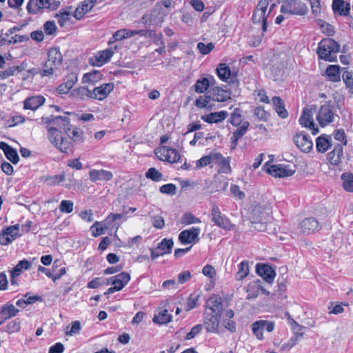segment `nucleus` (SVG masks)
<instances>
[{"instance_id": "nucleus-1", "label": "nucleus", "mask_w": 353, "mask_h": 353, "mask_svg": "<svg viewBox=\"0 0 353 353\" xmlns=\"http://www.w3.org/2000/svg\"><path fill=\"white\" fill-rule=\"evenodd\" d=\"M42 121L44 123H52L59 128H63L72 144L73 143H79L83 141L82 130L76 126L72 125L70 119L67 117L51 115L49 117H43Z\"/></svg>"}, {"instance_id": "nucleus-2", "label": "nucleus", "mask_w": 353, "mask_h": 353, "mask_svg": "<svg viewBox=\"0 0 353 353\" xmlns=\"http://www.w3.org/2000/svg\"><path fill=\"white\" fill-rule=\"evenodd\" d=\"M63 61L62 54L58 48H51L48 52V59L43 68L39 72L41 77L52 76L61 66Z\"/></svg>"}, {"instance_id": "nucleus-3", "label": "nucleus", "mask_w": 353, "mask_h": 353, "mask_svg": "<svg viewBox=\"0 0 353 353\" xmlns=\"http://www.w3.org/2000/svg\"><path fill=\"white\" fill-rule=\"evenodd\" d=\"M340 51V45L331 38L322 39L318 46L317 54L326 61H336V54Z\"/></svg>"}, {"instance_id": "nucleus-4", "label": "nucleus", "mask_w": 353, "mask_h": 353, "mask_svg": "<svg viewBox=\"0 0 353 353\" xmlns=\"http://www.w3.org/2000/svg\"><path fill=\"white\" fill-rule=\"evenodd\" d=\"M48 139L56 148L63 153H68L73 147L72 141L55 127L48 128Z\"/></svg>"}, {"instance_id": "nucleus-5", "label": "nucleus", "mask_w": 353, "mask_h": 353, "mask_svg": "<svg viewBox=\"0 0 353 353\" xmlns=\"http://www.w3.org/2000/svg\"><path fill=\"white\" fill-rule=\"evenodd\" d=\"M168 13V12L164 11L161 7V4L156 3L152 9L142 16L141 21L146 28L152 26H161Z\"/></svg>"}, {"instance_id": "nucleus-6", "label": "nucleus", "mask_w": 353, "mask_h": 353, "mask_svg": "<svg viewBox=\"0 0 353 353\" xmlns=\"http://www.w3.org/2000/svg\"><path fill=\"white\" fill-rule=\"evenodd\" d=\"M336 117H338L336 108L330 101L321 105L316 114V121L323 128L333 123Z\"/></svg>"}, {"instance_id": "nucleus-7", "label": "nucleus", "mask_w": 353, "mask_h": 353, "mask_svg": "<svg viewBox=\"0 0 353 353\" xmlns=\"http://www.w3.org/2000/svg\"><path fill=\"white\" fill-rule=\"evenodd\" d=\"M61 5L59 0H29L27 10L30 14H38L45 10H55Z\"/></svg>"}, {"instance_id": "nucleus-8", "label": "nucleus", "mask_w": 353, "mask_h": 353, "mask_svg": "<svg viewBox=\"0 0 353 353\" xmlns=\"http://www.w3.org/2000/svg\"><path fill=\"white\" fill-rule=\"evenodd\" d=\"M281 12L283 14L304 15L307 12V8L299 0H285L281 6Z\"/></svg>"}, {"instance_id": "nucleus-9", "label": "nucleus", "mask_w": 353, "mask_h": 353, "mask_svg": "<svg viewBox=\"0 0 353 353\" xmlns=\"http://www.w3.org/2000/svg\"><path fill=\"white\" fill-rule=\"evenodd\" d=\"M211 219L214 224L219 228L230 231L234 228V225H233L230 219L223 214L221 213L219 206L216 204L212 205L211 210Z\"/></svg>"}, {"instance_id": "nucleus-10", "label": "nucleus", "mask_w": 353, "mask_h": 353, "mask_svg": "<svg viewBox=\"0 0 353 353\" xmlns=\"http://www.w3.org/2000/svg\"><path fill=\"white\" fill-rule=\"evenodd\" d=\"M155 154L159 160L169 163L178 162L181 158L176 150L166 146H161L157 149Z\"/></svg>"}, {"instance_id": "nucleus-11", "label": "nucleus", "mask_w": 353, "mask_h": 353, "mask_svg": "<svg viewBox=\"0 0 353 353\" xmlns=\"http://www.w3.org/2000/svg\"><path fill=\"white\" fill-rule=\"evenodd\" d=\"M314 110L312 107L304 108L299 121L303 127L309 128L313 134H316L319 132V129L314 122Z\"/></svg>"}, {"instance_id": "nucleus-12", "label": "nucleus", "mask_w": 353, "mask_h": 353, "mask_svg": "<svg viewBox=\"0 0 353 353\" xmlns=\"http://www.w3.org/2000/svg\"><path fill=\"white\" fill-rule=\"evenodd\" d=\"M117 50V47H114V49L107 48L103 50L99 51L94 56L90 58L89 62L94 66L101 67L110 61Z\"/></svg>"}, {"instance_id": "nucleus-13", "label": "nucleus", "mask_w": 353, "mask_h": 353, "mask_svg": "<svg viewBox=\"0 0 353 353\" xmlns=\"http://www.w3.org/2000/svg\"><path fill=\"white\" fill-rule=\"evenodd\" d=\"M321 228L319 222L314 217L305 218L299 224V230L304 235L313 234L319 231Z\"/></svg>"}, {"instance_id": "nucleus-14", "label": "nucleus", "mask_w": 353, "mask_h": 353, "mask_svg": "<svg viewBox=\"0 0 353 353\" xmlns=\"http://www.w3.org/2000/svg\"><path fill=\"white\" fill-rule=\"evenodd\" d=\"M220 314L203 312V325L208 332L219 333L221 319Z\"/></svg>"}, {"instance_id": "nucleus-15", "label": "nucleus", "mask_w": 353, "mask_h": 353, "mask_svg": "<svg viewBox=\"0 0 353 353\" xmlns=\"http://www.w3.org/2000/svg\"><path fill=\"white\" fill-rule=\"evenodd\" d=\"M274 329V323L265 320H259L252 324V330L253 334L259 339H263V330L271 332Z\"/></svg>"}, {"instance_id": "nucleus-16", "label": "nucleus", "mask_w": 353, "mask_h": 353, "mask_svg": "<svg viewBox=\"0 0 353 353\" xmlns=\"http://www.w3.org/2000/svg\"><path fill=\"white\" fill-rule=\"evenodd\" d=\"M201 229L198 227H192L190 229L184 230L179 235V241L183 245L194 243L199 240Z\"/></svg>"}, {"instance_id": "nucleus-17", "label": "nucleus", "mask_w": 353, "mask_h": 353, "mask_svg": "<svg viewBox=\"0 0 353 353\" xmlns=\"http://www.w3.org/2000/svg\"><path fill=\"white\" fill-rule=\"evenodd\" d=\"M294 142L302 152H310L313 148V142L310 135L303 132L297 133L294 137Z\"/></svg>"}, {"instance_id": "nucleus-18", "label": "nucleus", "mask_w": 353, "mask_h": 353, "mask_svg": "<svg viewBox=\"0 0 353 353\" xmlns=\"http://www.w3.org/2000/svg\"><path fill=\"white\" fill-rule=\"evenodd\" d=\"M267 166V172L274 177H287L290 176L295 172L294 170L290 169L289 165H265Z\"/></svg>"}, {"instance_id": "nucleus-19", "label": "nucleus", "mask_w": 353, "mask_h": 353, "mask_svg": "<svg viewBox=\"0 0 353 353\" xmlns=\"http://www.w3.org/2000/svg\"><path fill=\"white\" fill-rule=\"evenodd\" d=\"M114 85L113 83H106L95 87L92 90V99L103 101L113 91Z\"/></svg>"}, {"instance_id": "nucleus-20", "label": "nucleus", "mask_w": 353, "mask_h": 353, "mask_svg": "<svg viewBox=\"0 0 353 353\" xmlns=\"http://www.w3.org/2000/svg\"><path fill=\"white\" fill-rule=\"evenodd\" d=\"M173 245L174 242L172 239H163L155 249L150 250L152 259L154 260L159 256L170 253Z\"/></svg>"}, {"instance_id": "nucleus-21", "label": "nucleus", "mask_w": 353, "mask_h": 353, "mask_svg": "<svg viewBox=\"0 0 353 353\" xmlns=\"http://www.w3.org/2000/svg\"><path fill=\"white\" fill-rule=\"evenodd\" d=\"M270 0H260L252 15L254 23H259L261 21L267 20V8Z\"/></svg>"}, {"instance_id": "nucleus-22", "label": "nucleus", "mask_w": 353, "mask_h": 353, "mask_svg": "<svg viewBox=\"0 0 353 353\" xmlns=\"http://www.w3.org/2000/svg\"><path fill=\"white\" fill-rule=\"evenodd\" d=\"M208 92L212 101H214L225 102L231 98V92L230 90L219 86L212 87Z\"/></svg>"}, {"instance_id": "nucleus-23", "label": "nucleus", "mask_w": 353, "mask_h": 353, "mask_svg": "<svg viewBox=\"0 0 353 353\" xmlns=\"http://www.w3.org/2000/svg\"><path fill=\"white\" fill-rule=\"evenodd\" d=\"M223 311V302L221 297L216 295L210 296L206 302V307L204 312L208 313L220 314Z\"/></svg>"}, {"instance_id": "nucleus-24", "label": "nucleus", "mask_w": 353, "mask_h": 353, "mask_svg": "<svg viewBox=\"0 0 353 353\" xmlns=\"http://www.w3.org/2000/svg\"><path fill=\"white\" fill-rule=\"evenodd\" d=\"M130 279L131 276L129 273L123 272L114 276L110 277L105 284L112 283L120 291L128 283Z\"/></svg>"}, {"instance_id": "nucleus-25", "label": "nucleus", "mask_w": 353, "mask_h": 353, "mask_svg": "<svg viewBox=\"0 0 353 353\" xmlns=\"http://www.w3.org/2000/svg\"><path fill=\"white\" fill-rule=\"evenodd\" d=\"M332 7L335 14L345 17L350 14L351 9L350 3L344 0H333Z\"/></svg>"}, {"instance_id": "nucleus-26", "label": "nucleus", "mask_w": 353, "mask_h": 353, "mask_svg": "<svg viewBox=\"0 0 353 353\" xmlns=\"http://www.w3.org/2000/svg\"><path fill=\"white\" fill-rule=\"evenodd\" d=\"M97 2V0H85L81 5L78 6L74 12V17L76 19H81L85 13L92 10Z\"/></svg>"}, {"instance_id": "nucleus-27", "label": "nucleus", "mask_w": 353, "mask_h": 353, "mask_svg": "<svg viewBox=\"0 0 353 353\" xmlns=\"http://www.w3.org/2000/svg\"><path fill=\"white\" fill-rule=\"evenodd\" d=\"M256 271L259 275L262 276L268 282H272L276 276L272 267L266 264H257Z\"/></svg>"}, {"instance_id": "nucleus-28", "label": "nucleus", "mask_w": 353, "mask_h": 353, "mask_svg": "<svg viewBox=\"0 0 353 353\" xmlns=\"http://www.w3.org/2000/svg\"><path fill=\"white\" fill-rule=\"evenodd\" d=\"M45 98L41 95L33 96L26 99L23 101L24 109L36 110L45 103Z\"/></svg>"}, {"instance_id": "nucleus-29", "label": "nucleus", "mask_w": 353, "mask_h": 353, "mask_svg": "<svg viewBox=\"0 0 353 353\" xmlns=\"http://www.w3.org/2000/svg\"><path fill=\"white\" fill-rule=\"evenodd\" d=\"M89 176L92 182H96L97 181H110L112 179L113 174L108 170L93 169L89 172Z\"/></svg>"}, {"instance_id": "nucleus-30", "label": "nucleus", "mask_w": 353, "mask_h": 353, "mask_svg": "<svg viewBox=\"0 0 353 353\" xmlns=\"http://www.w3.org/2000/svg\"><path fill=\"white\" fill-rule=\"evenodd\" d=\"M228 116V112L225 110L211 112L201 116V119L208 123H217L224 121Z\"/></svg>"}, {"instance_id": "nucleus-31", "label": "nucleus", "mask_w": 353, "mask_h": 353, "mask_svg": "<svg viewBox=\"0 0 353 353\" xmlns=\"http://www.w3.org/2000/svg\"><path fill=\"white\" fill-rule=\"evenodd\" d=\"M70 96L72 98L81 100L92 99V90H90L87 86H79L72 90Z\"/></svg>"}, {"instance_id": "nucleus-32", "label": "nucleus", "mask_w": 353, "mask_h": 353, "mask_svg": "<svg viewBox=\"0 0 353 353\" xmlns=\"http://www.w3.org/2000/svg\"><path fill=\"white\" fill-rule=\"evenodd\" d=\"M0 149L3 151L5 156L9 161L14 164L18 163L19 157L16 150L3 141L0 142Z\"/></svg>"}, {"instance_id": "nucleus-33", "label": "nucleus", "mask_w": 353, "mask_h": 353, "mask_svg": "<svg viewBox=\"0 0 353 353\" xmlns=\"http://www.w3.org/2000/svg\"><path fill=\"white\" fill-rule=\"evenodd\" d=\"M19 224L8 227L4 232V234L6 236V242L1 243V244L7 245L13 241L18 236H21L19 234Z\"/></svg>"}, {"instance_id": "nucleus-34", "label": "nucleus", "mask_w": 353, "mask_h": 353, "mask_svg": "<svg viewBox=\"0 0 353 353\" xmlns=\"http://www.w3.org/2000/svg\"><path fill=\"white\" fill-rule=\"evenodd\" d=\"M331 145V137L330 136L323 134L319 136L316 140V150L319 152H325Z\"/></svg>"}, {"instance_id": "nucleus-35", "label": "nucleus", "mask_w": 353, "mask_h": 353, "mask_svg": "<svg viewBox=\"0 0 353 353\" xmlns=\"http://www.w3.org/2000/svg\"><path fill=\"white\" fill-rule=\"evenodd\" d=\"M343 147L341 144L335 145L334 150L328 154V159L332 165H337L341 161Z\"/></svg>"}, {"instance_id": "nucleus-36", "label": "nucleus", "mask_w": 353, "mask_h": 353, "mask_svg": "<svg viewBox=\"0 0 353 353\" xmlns=\"http://www.w3.org/2000/svg\"><path fill=\"white\" fill-rule=\"evenodd\" d=\"M249 125L250 123L248 121H244L242 125L233 132L231 137L233 148L236 146L238 141L246 133Z\"/></svg>"}, {"instance_id": "nucleus-37", "label": "nucleus", "mask_w": 353, "mask_h": 353, "mask_svg": "<svg viewBox=\"0 0 353 353\" xmlns=\"http://www.w3.org/2000/svg\"><path fill=\"white\" fill-rule=\"evenodd\" d=\"M254 223H261L266 221L269 218V212L261 206H256L253 210Z\"/></svg>"}, {"instance_id": "nucleus-38", "label": "nucleus", "mask_w": 353, "mask_h": 353, "mask_svg": "<svg viewBox=\"0 0 353 353\" xmlns=\"http://www.w3.org/2000/svg\"><path fill=\"white\" fill-rule=\"evenodd\" d=\"M102 74L97 70H93L90 72H88L83 74L82 77V83H88L90 85H94L102 79Z\"/></svg>"}, {"instance_id": "nucleus-39", "label": "nucleus", "mask_w": 353, "mask_h": 353, "mask_svg": "<svg viewBox=\"0 0 353 353\" xmlns=\"http://www.w3.org/2000/svg\"><path fill=\"white\" fill-rule=\"evenodd\" d=\"M72 11L71 7L61 9L55 14V17L58 19L59 25L61 27H63L71 18Z\"/></svg>"}, {"instance_id": "nucleus-40", "label": "nucleus", "mask_w": 353, "mask_h": 353, "mask_svg": "<svg viewBox=\"0 0 353 353\" xmlns=\"http://www.w3.org/2000/svg\"><path fill=\"white\" fill-rule=\"evenodd\" d=\"M172 315L168 313V310L161 309L158 313L154 315L153 322L158 324H166L172 321Z\"/></svg>"}, {"instance_id": "nucleus-41", "label": "nucleus", "mask_w": 353, "mask_h": 353, "mask_svg": "<svg viewBox=\"0 0 353 353\" xmlns=\"http://www.w3.org/2000/svg\"><path fill=\"white\" fill-rule=\"evenodd\" d=\"M0 312L6 321L15 316L19 312V310L13 304L7 303L1 307Z\"/></svg>"}, {"instance_id": "nucleus-42", "label": "nucleus", "mask_w": 353, "mask_h": 353, "mask_svg": "<svg viewBox=\"0 0 353 353\" xmlns=\"http://www.w3.org/2000/svg\"><path fill=\"white\" fill-rule=\"evenodd\" d=\"M31 262L23 259L17 264V265L10 271V274L12 276H19L21 274L23 270H28L31 267Z\"/></svg>"}, {"instance_id": "nucleus-43", "label": "nucleus", "mask_w": 353, "mask_h": 353, "mask_svg": "<svg viewBox=\"0 0 353 353\" xmlns=\"http://www.w3.org/2000/svg\"><path fill=\"white\" fill-rule=\"evenodd\" d=\"M217 157H219V156L218 154H215V152H211L210 154L203 157L196 161L195 169H200L212 163H214V160H216Z\"/></svg>"}, {"instance_id": "nucleus-44", "label": "nucleus", "mask_w": 353, "mask_h": 353, "mask_svg": "<svg viewBox=\"0 0 353 353\" xmlns=\"http://www.w3.org/2000/svg\"><path fill=\"white\" fill-rule=\"evenodd\" d=\"M216 74L221 80L227 81L231 76L230 68L225 63H220L216 68Z\"/></svg>"}, {"instance_id": "nucleus-45", "label": "nucleus", "mask_w": 353, "mask_h": 353, "mask_svg": "<svg viewBox=\"0 0 353 353\" xmlns=\"http://www.w3.org/2000/svg\"><path fill=\"white\" fill-rule=\"evenodd\" d=\"M339 68V66L336 65H330L327 68L325 73L330 81L333 82L340 81Z\"/></svg>"}, {"instance_id": "nucleus-46", "label": "nucleus", "mask_w": 353, "mask_h": 353, "mask_svg": "<svg viewBox=\"0 0 353 353\" xmlns=\"http://www.w3.org/2000/svg\"><path fill=\"white\" fill-rule=\"evenodd\" d=\"M341 180L343 181V189L349 192H353V174L345 172L342 174Z\"/></svg>"}, {"instance_id": "nucleus-47", "label": "nucleus", "mask_w": 353, "mask_h": 353, "mask_svg": "<svg viewBox=\"0 0 353 353\" xmlns=\"http://www.w3.org/2000/svg\"><path fill=\"white\" fill-rule=\"evenodd\" d=\"M194 89L196 93L205 94L209 89V81L207 80V78L202 77L196 80L194 85Z\"/></svg>"}, {"instance_id": "nucleus-48", "label": "nucleus", "mask_w": 353, "mask_h": 353, "mask_svg": "<svg viewBox=\"0 0 353 353\" xmlns=\"http://www.w3.org/2000/svg\"><path fill=\"white\" fill-rule=\"evenodd\" d=\"M249 264L247 261H243L238 265V271L236 273V279L241 281L249 274Z\"/></svg>"}, {"instance_id": "nucleus-49", "label": "nucleus", "mask_w": 353, "mask_h": 353, "mask_svg": "<svg viewBox=\"0 0 353 353\" xmlns=\"http://www.w3.org/2000/svg\"><path fill=\"white\" fill-rule=\"evenodd\" d=\"M215 154H218L216 160H214L215 164H218L221 167V170L224 173H228L230 172L231 168L230 165L229 159L222 156L221 153L215 152Z\"/></svg>"}, {"instance_id": "nucleus-50", "label": "nucleus", "mask_w": 353, "mask_h": 353, "mask_svg": "<svg viewBox=\"0 0 353 353\" xmlns=\"http://www.w3.org/2000/svg\"><path fill=\"white\" fill-rule=\"evenodd\" d=\"M44 179L48 185L54 186L65 181V172H62L58 175L45 176Z\"/></svg>"}, {"instance_id": "nucleus-51", "label": "nucleus", "mask_w": 353, "mask_h": 353, "mask_svg": "<svg viewBox=\"0 0 353 353\" xmlns=\"http://www.w3.org/2000/svg\"><path fill=\"white\" fill-rule=\"evenodd\" d=\"M201 221L200 219L196 217L192 214L185 212L183 214L181 219V223L183 225H188L194 223H200Z\"/></svg>"}, {"instance_id": "nucleus-52", "label": "nucleus", "mask_w": 353, "mask_h": 353, "mask_svg": "<svg viewBox=\"0 0 353 353\" xmlns=\"http://www.w3.org/2000/svg\"><path fill=\"white\" fill-rule=\"evenodd\" d=\"M212 101L209 92L208 91L204 95L200 96L195 101V105L199 108H204L207 107L210 101Z\"/></svg>"}, {"instance_id": "nucleus-53", "label": "nucleus", "mask_w": 353, "mask_h": 353, "mask_svg": "<svg viewBox=\"0 0 353 353\" xmlns=\"http://www.w3.org/2000/svg\"><path fill=\"white\" fill-rule=\"evenodd\" d=\"M230 123L234 126H239V125H242L243 122H242V116L241 114V110L239 108H235L230 116Z\"/></svg>"}, {"instance_id": "nucleus-54", "label": "nucleus", "mask_w": 353, "mask_h": 353, "mask_svg": "<svg viewBox=\"0 0 353 353\" xmlns=\"http://www.w3.org/2000/svg\"><path fill=\"white\" fill-rule=\"evenodd\" d=\"M145 176L157 182L163 179V174L154 168H150L145 173Z\"/></svg>"}, {"instance_id": "nucleus-55", "label": "nucleus", "mask_w": 353, "mask_h": 353, "mask_svg": "<svg viewBox=\"0 0 353 353\" xmlns=\"http://www.w3.org/2000/svg\"><path fill=\"white\" fill-rule=\"evenodd\" d=\"M343 305H348L347 303H340V304H334L333 303H330L328 306V313L330 314H335L339 315L342 314L344 312V308Z\"/></svg>"}, {"instance_id": "nucleus-56", "label": "nucleus", "mask_w": 353, "mask_h": 353, "mask_svg": "<svg viewBox=\"0 0 353 353\" xmlns=\"http://www.w3.org/2000/svg\"><path fill=\"white\" fill-rule=\"evenodd\" d=\"M105 229L106 227H103L102 223L99 221H95L94 224L90 227L92 234L95 237L103 234Z\"/></svg>"}, {"instance_id": "nucleus-57", "label": "nucleus", "mask_w": 353, "mask_h": 353, "mask_svg": "<svg viewBox=\"0 0 353 353\" xmlns=\"http://www.w3.org/2000/svg\"><path fill=\"white\" fill-rule=\"evenodd\" d=\"M43 30L48 35L54 34L57 30L55 22L53 21H48L43 25Z\"/></svg>"}, {"instance_id": "nucleus-58", "label": "nucleus", "mask_w": 353, "mask_h": 353, "mask_svg": "<svg viewBox=\"0 0 353 353\" xmlns=\"http://www.w3.org/2000/svg\"><path fill=\"white\" fill-rule=\"evenodd\" d=\"M74 203L69 200H63L59 205V210L63 213H70L73 211Z\"/></svg>"}, {"instance_id": "nucleus-59", "label": "nucleus", "mask_w": 353, "mask_h": 353, "mask_svg": "<svg viewBox=\"0 0 353 353\" xmlns=\"http://www.w3.org/2000/svg\"><path fill=\"white\" fill-rule=\"evenodd\" d=\"M159 190L162 194L174 195L176 192V187L172 183H168L161 186Z\"/></svg>"}, {"instance_id": "nucleus-60", "label": "nucleus", "mask_w": 353, "mask_h": 353, "mask_svg": "<svg viewBox=\"0 0 353 353\" xmlns=\"http://www.w3.org/2000/svg\"><path fill=\"white\" fill-rule=\"evenodd\" d=\"M214 48V45L212 43L205 44L203 42H199L197 44V48L202 54H209Z\"/></svg>"}, {"instance_id": "nucleus-61", "label": "nucleus", "mask_w": 353, "mask_h": 353, "mask_svg": "<svg viewBox=\"0 0 353 353\" xmlns=\"http://www.w3.org/2000/svg\"><path fill=\"white\" fill-rule=\"evenodd\" d=\"M199 297V296L195 294H192L190 295L185 306V310L187 311L192 310L197 305Z\"/></svg>"}, {"instance_id": "nucleus-62", "label": "nucleus", "mask_w": 353, "mask_h": 353, "mask_svg": "<svg viewBox=\"0 0 353 353\" xmlns=\"http://www.w3.org/2000/svg\"><path fill=\"white\" fill-rule=\"evenodd\" d=\"M254 113V116L261 121H267L269 118V114L261 106L256 107Z\"/></svg>"}, {"instance_id": "nucleus-63", "label": "nucleus", "mask_w": 353, "mask_h": 353, "mask_svg": "<svg viewBox=\"0 0 353 353\" xmlns=\"http://www.w3.org/2000/svg\"><path fill=\"white\" fill-rule=\"evenodd\" d=\"M333 135L334 139L340 141V144H341L342 145H345L347 144V138L343 130L339 129L335 130Z\"/></svg>"}, {"instance_id": "nucleus-64", "label": "nucleus", "mask_w": 353, "mask_h": 353, "mask_svg": "<svg viewBox=\"0 0 353 353\" xmlns=\"http://www.w3.org/2000/svg\"><path fill=\"white\" fill-rule=\"evenodd\" d=\"M203 329V325L202 324H197L195 326H194L191 330L187 333L185 336L186 340H190L193 338H194L196 335H198Z\"/></svg>"}]
</instances>
